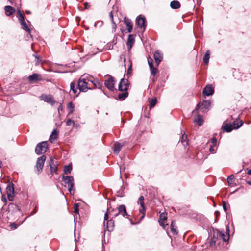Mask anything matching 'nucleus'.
Here are the masks:
<instances>
[{
  "label": "nucleus",
  "mask_w": 251,
  "mask_h": 251,
  "mask_svg": "<svg viewBox=\"0 0 251 251\" xmlns=\"http://www.w3.org/2000/svg\"><path fill=\"white\" fill-rule=\"evenodd\" d=\"M229 228L228 226L226 227V232L217 231L216 232L214 233V237L211 239L210 241L211 245L213 243L215 244L216 242V240L218 238L222 239L224 242L228 241L229 239Z\"/></svg>",
  "instance_id": "1"
},
{
  "label": "nucleus",
  "mask_w": 251,
  "mask_h": 251,
  "mask_svg": "<svg viewBox=\"0 0 251 251\" xmlns=\"http://www.w3.org/2000/svg\"><path fill=\"white\" fill-rule=\"evenodd\" d=\"M78 86L80 91L86 92L89 89H92L90 84V79L88 77H85L84 75H82L78 82Z\"/></svg>",
  "instance_id": "2"
},
{
  "label": "nucleus",
  "mask_w": 251,
  "mask_h": 251,
  "mask_svg": "<svg viewBox=\"0 0 251 251\" xmlns=\"http://www.w3.org/2000/svg\"><path fill=\"white\" fill-rule=\"evenodd\" d=\"M62 179L64 183V186L68 188V190L71 194L75 193L74 186V180L72 176H63Z\"/></svg>",
  "instance_id": "3"
},
{
  "label": "nucleus",
  "mask_w": 251,
  "mask_h": 251,
  "mask_svg": "<svg viewBox=\"0 0 251 251\" xmlns=\"http://www.w3.org/2000/svg\"><path fill=\"white\" fill-rule=\"evenodd\" d=\"M146 22L145 17L143 15H139L136 18L135 24L138 28L143 29L144 31L146 27Z\"/></svg>",
  "instance_id": "4"
},
{
  "label": "nucleus",
  "mask_w": 251,
  "mask_h": 251,
  "mask_svg": "<svg viewBox=\"0 0 251 251\" xmlns=\"http://www.w3.org/2000/svg\"><path fill=\"white\" fill-rule=\"evenodd\" d=\"M48 149V143L46 141L42 142L38 144L35 148V153L38 154H42L45 153Z\"/></svg>",
  "instance_id": "5"
},
{
  "label": "nucleus",
  "mask_w": 251,
  "mask_h": 251,
  "mask_svg": "<svg viewBox=\"0 0 251 251\" xmlns=\"http://www.w3.org/2000/svg\"><path fill=\"white\" fill-rule=\"evenodd\" d=\"M211 105V101L210 100H204L201 103H199L197 104L195 110H200L201 112H205L209 109V107Z\"/></svg>",
  "instance_id": "6"
},
{
  "label": "nucleus",
  "mask_w": 251,
  "mask_h": 251,
  "mask_svg": "<svg viewBox=\"0 0 251 251\" xmlns=\"http://www.w3.org/2000/svg\"><path fill=\"white\" fill-rule=\"evenodd\" d=\"M109 78L105 80L104 82L105 86L109 90L113 91L115 90V79L112 76L108 75Z\"/></svg>",
  "instance_id": "7"
},
{
  "label": "nucleus",
  "mask_w": 251,
  "mask_h": 251,
  "mask_svg": "<svg viewBox=\"0 0 251 251\" xmlns=\"http://www.w3.org/2000/svg\"><path fill=\"white\" fill-rule=\"evenodd\" d=\"M46 156L43 155L37 158L36 162V168L37 170V173L39 174L42 171L43 167L44 166V162L46 160Z\"/></svg>",
  "instance_id": "8"
},
{
  "label": "nucleus",
  "mask_w": 251,
  "mask_h": 251,
  "mask_svg": "<svg viewBox=\"0 0 251 251\" xmlns=\"http://www.w3.org/2000/svg\"><path fill=\"white\" fill-rule=\"evenodd\" d=\"M6 192L8 200L10 201H12L13 200L14 197L15 196L14 184L12 183H9L7 185L6 187Z\"/></svg>",
  "instance_id": "9"
},
{
  "label": "nucleus",
  "mask_w": 251,
  "mask_h": 251,
  "mask_svg": "<svg viewBox=\"0 0 251 251\" xmlns=\"http://www.w3.org/2000/svg\"><path fill=\"white\" fill-rule=\"evenodd\" d=\"M129 81L128 79L122 78L119 84L118 90L120 91H126L129 87Z\"/></svg>",
  "instance_id": "10"
},
{
  "label": "nucleus",
  "mask_w": 251,
  "mask_h": 251,
  "mask_svg": "<svg viewBox=\"0 0 251 251\" xmlns=\"http://www.w3.org/2000/svg\"><path fill=\"white\" fill-rule=\"evenodd\" d=\"M28 79L30 83H35L42 81L43 78L41 74L34 73L28 77Z\"/></svg>",
  "instance_id": "11"
},
{
  "label": "nucleus",
  "mask_w": 251,
  "mask_h": 251,
  "mask_svg": "<svg viewBox=\"0 0 251 251\" xmlns=\"http://www.w3.org/2000/svg\"><path fill=\"white\" fill-rule=\"evenodd\" d=\"M144 197L143 196H141L138 199V203L141 205L142 208L139 210L140 213L142 214V216L140 219V221H141L145 217V205L144 202Z\"/></svg>",
  "instance_id": "12"
},
{
  "label": "nucleus",
  "mask_w": 251,
  "mask_h": 251,
  "mask_svg": "<svg viewBox=\"0 0 251 251\" xmlns=\"http://www.w3.org/2000/svg\"><path fill=\"white\" fill-rule=\"evenodd\" d=\"M118 213L115 215V217L120 214L124 217L128 218V214L126 211V206L125 205H121L118 207Z\"/></svg>",
  "instance_id": "13"
},
{
  "label": "nucleus",
  "mask_w": 251,
  "mask_h": 251,
  "mask_svg": "<svg viewBox=\"0 0 251 251\" xmlns=\"http://www.w3.org/2000/svg\"><path fill=\"white\" fill-rule=\"evenodd\" d=\"M123 22L127 27V32H131L133 29V23L131 20L128 18L125 17L124 19Z\"/></svg>",
  "instance_id": "14"
},
{
  "label": "nucleus",
  "mask_w": 251,
  "mask_h": 251,
  "mask_svg": "<svg viewBox=\"0 0 251 251\" xmlns=\"http://www.w3.org/2000/svg\"><path fill=\"white\" fill-rule=\"evenodd\" d=\"M214 92V88L211 85H207L203 90V95L209 96L213 94Z\"/></svg>",
  "instance_id": "15"
},
{
  "label": "nucleus",
  "mask_w": 251,
  "mask_h": 251,
  "mask_svg": "<svg viewBox=\"0 0 251 251\" xmlns=\"http://www.w3.org/2000/svg\"><path fill=\"white\" fill-rule=\"evenodd\" d=\"M41 98L42 100H43L44 101L50 104L52 106L53 105L55 102V101L54 100L52 97L50 96L42 95L41 96Z\"/></svg>",
  "instance_id": "16"
},
{
  "label": "nucleus",
  "mask_w": 251,
  "mask_h": 251,
  "mask_svg": "<svg viewBox=\"0 0 251 251\" xmlns=\"http://www.w3.org/2000/svg\"><path fill=\"white\" fill-rule=\"evenodd\" d=\"M19 22L22 26V29L27 31L28 33H30L31 30L28 27L27 24L25 21L24 17H21V20H19Z\"/></svg>",
  "instance_id": "17"
},
{
  "label": "nucleus",
  "mask_w": 251,
  "mask_h": 251,
  "mask_svg": "<svg viewBox=\"0 0 251 251\" xmlns=\"http://www.w3.org/2000/svg\"><path fill=\"white\" fill-rule=\"evenodd\" d=\"M135 42L134 35L129 34L128 37L127 41V46L128 50H130Z\"/></svg>",
  "instance_id": "18"
},
{
  "label": "nucleus",
  "mask_w": 251,
  "mask_h": 251,
  "mask_svg": "<svg viewBox=\"0 0 251 251\" xmlns=\"http://www.w3.org/2000/svg\"><path fill=\"white\" fill-rule=\"evenodd\" d=\"M5 15L10 16L15 12V9L11 6L7 5L4 7Z\"/></svg>",
  "instance_id": "19"
},
{
  "label": "nucleus",
  "mask_w": 251,
  "mask_h": 251,
  "mask_svg": "<svg viewBox=\"0 0 251 251\" xmlns=\"http://www.w3.org/2000/svg\"><path fill=\"white\" fill-rule=\"evenodd\" d=\"M125 142H123L122 143L116 142L114 144V149L113 150L114 153L115 154H118L120 151L121 149V148L125 145Z\"/></svg>",
  "instance_id": "20"
},
{
  "label": "nucleus",
  "mask_w": 251,
  "mask_h": 251,
  "mask_svg": "<svg viewBox=\"0 0 251 251\" xmlns=\"http://www.w3.org/2000/svg\"><path fill=\"white\" fill-rule=\"evenodd\" d=\"M153 57L157 66H158L162 59V55L158 51H156L155 52Z\"/></svg>",
  "instance_id": "21"
},
{
  "label": "nucleus",
  "mask_w": 251,
  "mask_h": 251,
  "mask_svg": "<svg viewBox=\"0 0 251 251\" xmlns=\"http://www.w3.org/2000/svg\"><path fill=\"white\" fill-rule=\"evenodd\" d=\"M90 84L91 85H93V87H92V88H98L99 89H101L102 87V83H100L98 79H94V80H90Z\"/></svg>",
  "instance_id": "22"
},
{
  "label": "nucleus",
  "mask_w": 251,
  "mask_h": 251,
  "mask_svg": "<svg viewBox=\"0 0 251 251\" xmlns=\"http://www.w3.org/2000/svg\"><path fill=\"white\" fill-rule=\"evenodd\" d=\"M222 129L224 131H226V132H230L234 128L233 126L231 124L226 123L222 126Z\"/></svg>",
  "instance_id": "23"
},
{
  "label": "nucleus",
  "mask_w": 251,
  "mask_h": 251,
  "mask_svg": "<svg viewBox=\"0 0 251 251\" xmlns=\"http://www.w3.org/2000/svg\"><path fill=\"white\" fill-rule=\"evenodd\" d=\"M114 226V222L113 219H110L106 221V228L108 231L113 230Z\"/></svg>",
  "instance_id": "24"
},
{
  "label": "nucleus",
  "mask_w": 251,
  "mask_h": 251,
  "mask_svg": "<svg viewBox=\"0 0 251 251\" xmlns=\"http://www.w3.org/2000/svg\"><path fill=\"white\" fill-rule=\"evenodd\" d=\"M50 172L52 174L56 173L57 170V167L56 163L54 162L53 159L50 160Z\"/></svg>",
  "instance_id": "25"
},
{
  "label": "nucleus",
  "mask_w": 251,
  "mask_h": 251,
  "mask_svg": "<svg viewBox=\"0 0 251 251\" xmlns=\"http://www.w3.org/2000/svg\"><path fill=\"white\" fill-rule=\"evenodd\" d=\"M180 140L182 144L184 146H187L188 145V139L186 134H185V132L180 137Z\"/></svg>",
  "instance_id": "26"
},
{
  "label": "nucleus",
  "mask_w": 251,
  "mask_h": 251,
  "mask_svg": "<svg viewBox=\"0 0 251 251\" xmlns=\"http://www.w3.org/2000/svg\"><path fill=\"white\" fill-rule=\"evenodd\" d=\"M170 6L172 9H176L180 7V3L178 1L174 0L171 2Z\"/></svg>",
  "instance_id": "27"
},
{
  "label": "nucleus",
  "mask_w": 251,
  "mask_h": 251,
  "mask_svg": "<svg viewBox=\"0 0 251 251\" xmlns=\"http://www.w3.org/2000/svg\"><path fill=\"white\" fill-rule=\"evenodd\" d=\"M209 58H210V51L209 50H207L206 51L205 54H204L203 58V62L205 64H207L208 63Z\"/></svg>",
  "instance_id": "28"
},
{
  "label": "nucleus",
  "mask_w": 251,
  "mask_h": 251,
  "mask_svg": "<svg viewBox=\"0 0 251 251\" xmlns=\"http://www.w3.org/2000/svg\"><path fill=\"white\" fill-rule=\"evenodd\" d=\"M171 230L174 235H177L178 233L176 229V226H175V223L174 221H172L171 224Z\"/></svg>",
  "instance_id": "29"
},
{
  "label": "nucleus",
  "mask_w": 251,
  "mask_h": 251,
  "mask_svg": "<svg viewBox=\"0 0 251 251\" xmlns=\"http://www.w3.org/2000/svg\"><path fill=\"white\" fill-rule=\"evenodd\" d=\"M167 219L166 216L164 214L162 213L160 215V220L159 223L161 226H162L164 228H165V225L164 223V221L166 220Z\"/></svg>",
  "instance_id": "30"
},
{
  "label": "nucleus",
  "mask_w": 251,
  "mask_h": 251,
  "mask_svg": "<svg viewBox=\"0 0 251 251\" xmlns=\"http://www.w3.org/2000/svg\"><path fill=\"white\" fill-rule=\"evenodd\" d=\"M128 96V93L127 91H124V92L121 93L118 95V98L121 100H124L126 99Z\"/></svg>",
  "instance_id": "31"
},
{
  "label": "nucleus",
  "mask_w": 251,
  "mask_h": 251,
  "mask_svg": "<svg viewBox=\"0 0 251 251\" xmlns=\"http://www.w3.org/2000/svg\"><path fill=\"white\" fill-rule=\"evenodd\" d=\"M243 124V123L242 122V121H235L233 125V128L235 129L239 128L240 126H241Z\"/></svg>",
  "instance_id": "32"
},
{
  "label": "nucleus",
  "mask_w": 251,
  "mask_h": 251,
  "mask_svg": "<svg viewBox=\"0 0 251 251\" xmlns=\"http://www.w3.org/2000/svg\"><path fill=\"white\" fill-rule=\"evenodd\" d=\"M72 170V167L71 164H69L67 166H65L64 168V173L66 174L71 173V172Z\"/></svg>",
  "instance_id": "33"
},
{
  "label": "nucleus",
  "mask_w": 251,
  "mask_h": 251,
  "mask_svg": "<svg viewBox=\"0 0 251 251\" xmlns=\"http://www.w3.org/2000/svg\"><path fill=\"white\" fill-rule=\"evenodd\" d=\"M57 138V132L55 129H54L51 135H50V139L51 140V142H52V140H56Z\"/></svg>",
  "instance_id": "34"
},
{
  "label": "nucleus",
  "mask_w": 251,
  "mask_h": 251,
  "mask_svg": "<svg viewBox=\"0 0 251 251\" xmlns=\"http://www.w3.org/2000/svg\"><path fill=\"white\" fill-rule=\"evenodd\" d=\"M157 103L156 98L152 99L150 101V108H151L153 107Z\"/></svg>",
  "instance_id": "35"
},
{
  "label": "nucleus",
  "mask_w": 251,
  "mask_h": 251,
  "mask_svg": "<svg viewBox=\"0 0 251 251\" xmlns=\"http://www.w3.org/2000/svg\"><path fill=\"white\" fill-rule=\"evenodd\" d=\"M33 56L35 57V65L36 66L38 65L39 63L41 61V58L39 55L33 54Z\"/></svg>",
  "instance_id": "36"
},
{
  "label": "nucleus",
  "mask_w": 251,
  "mask_h": 251,
  "mask_svg": "<svg viewBox=\"0 0 251 251\" xmlns=\"http://www.w3.org/2000/svg\"><path fill=\"white\" fill-rule=\"evenodd\" d=\"M234 179V176L233 175H231L227 177V181L229 185H230L233 183V181Z\"/></svg>",
  "instance_id": "37"
},
{
  "label": "nucleus",
  "mask_w": 251,
  "mask_h": 251,
  "mask_svg": "<svg viewBox=\"0 0 251 251\" xmlns=\"http://www.w3.org/2000/svg\"><path fill=\"white\" fill-rule=\"evenodd\" d=\"M103 25V21H98L95 23L94 26L96 28H100Z\"/></svg>",
  "instance_id": "38"
},
{
  "label": "nucleus",
  "mask_w": 251,
  "mask_h": 251,
  "mask_svg": "<svg viewBox=\"0 0 251 251\" xmlns=\"http://www.w3.org/2000/svg\"><path fill=\"white\" fill-rule=\"evenodd\" d=\"M151 72V74L152 75H155L157 72V69L156 67H152L151 68H150Z\"/></svg>",
  "instance_id": "39"
},
{
  "label": "nucleus",
  "mask_w": 251,
  "mask_h": 251,
  "mask_svg": "<svg viewBox=\"0 0 251 251\" xmlns=\"http://www.w3.org/2000/svg\"><path fill=\"white\" fill-rule=\"evenodd\" d=\"M194 122L198 123L199 126H201L202 125L203 121L202 119L199 117L197 119L194 120Z\"/></svg>",
  "instance_id": "40"
},
{
  "label": "nucleus",
  "mask_w": 251,
  "mask_h": 251,
  "mask_svg": "<svg viewBox=\"0 0 251 251\" xmlns=\"http://www.w3.org/2000/svg\"><path fill=\"white\" fill-rule=\"evenodd\" d=\"M71 89L73 91L74 94L77 92V88H75V84L74 82H71L70 84Z\"/></svg>",
  "instance_id": "41"
},
{
  "label": "nucleus",
  "mask_w": 251,
  "mask_h": 251,
  "mask_svg": "<svg viewBox=\"0 0 251 251\" xmlns=\"http://www.w3.org/2000/svg\"><path fill=\"white\" fill-rule=\"evenodd\" d=\"M66 125L67 126H70L73 125V126H74L75 123L74 121H72L71 119H68L66 122Z\"/></svg>",
  "instance_id": "42"
},
{
  "label": "nucleus",
  "mask_w": 251,
  "mask_h": 251,
  "mask_svg": "<svg viewBox=\"0 0 251 251\" xmlns=\"http://www.w3.org/2000/svg\"><path fill=\"white\" fill-rule=\"evenodd\" d=\"M148 64H149L150 68H151L152 67H153L152 59L151 58L149 57L148 58Z\"/></svg>",
  "instance_id": "43"
},
{
  "label": "nucleus",
  "mask_w": 251,
  "mask_h": 251,
  "mask_svg": "<svg viewBox=\"0 0 251 251\" xmlns=\"http://www.w3.org/2000/svg\"><path fill=\"white\" fill-rule=\"evenodd\" d=\"M74 212L75 214H78L79 212V209H78V204L77 203H75L74 205Z\"/></svg>",
  "instance_id": "44"
},
{
  "label": "nucleus",
  "mask_w": 251,
  "mask_h": 251,
  "mask_svg": "<svg viewBox=\"0 0 251 251\" xmlns=\"http://www.w3.org/2000/svg\"><path fill=\"white\" fill-rule=\"evenodd\" d=\"M107 210H108V209H107ZM108 219V211H107V212L105 213V215H104V225L105 226V221L107 220Z\"/></svg>",
  "instance_id": "45"
},
{
  "label": "nucleus",
  "mask_w": 251,
  "mask_h": 251,
  "mask_svg": "<svg viewBox=\"0 0 251 251\" xmlns=\"http://www.w3.org/2000/svg\"><path fill=\"white\" fill-rule=\"evenodd\" d=\"M67 107L68 108H69V109H74V105L73 104V103L72 102H70L68 104V105H67Z\"/></svg>",
  "instance_id": "46"
},
{
  "label": "nucleus",
  "mask_w": 251,
  "mask_h": 251,
  "mask_svg": "<svg viewBox=\"0 0 251 251\" xmlns=\"http://www.w3.org/2000/svg\"><path fill=\"white\" fill-rule=\"evenodd\" d=\"M17 14L19 16V20H21V17H23L25 18V16L24 14H22L21 11L20 10H18Z\"/></svg>",
  "instance_id": "47"
},
{
  "label": "nucleus",
  "mask_w": 251,
  "mask_h": 251,
  "mask_svg": "<svg viewBox=\"0 0 251 251\" xmlns=\"http://www.w3.org/2000/svg\"><path fill=\"white\" fill-rule=\"evenodd\" d=\"M132 72V64H130L128 68L127 71V74H130Z\"/></svg>",
  "instance_id": "48"
},
{
  "label": "nucleus",
  "mask_w": 251,
  "mask_h": 251,
  "mask_svg": "<svg viewBox=\"0 0 251 251\" xmlns=\"http://www.w3.org/2000/svg\"><path fill=\"white\" fill-rule=\"evenodd\" d=\"M223 207L224 209V210L226 212L227 211L226 206V203L225 201H223Z\"/></svg>",
  "instance_id": "49"
},
{
  "label": "nucleus",
  "mask_w": 251,
  "mask_h": 251,
  "mask_svg": "<svg viewBox=\"0 0 251 251\" xmlns=\"http://www.w3.org/2000/svg\"><path fill=\"white\" fill-rule=\"evenodd\" d=\"M10 226L12 228H14V229H16L17 228V225L15 224V223H12L10 224Z\"/></svg>",
  "instance_id": "50"
},
{
  "label": "nucleus",
  "mask_w": 251,
  "mask_h": 251,
  "mask_svg": "<svg viewBox=\"0 0 251 251\" xmlns=\"http://www.w3.org/2000/svg\"><path fill=\"white\" fill-rule=\"evenodd\" d=\"M212 143L213 144V146H214L217 143V139L215 138H213L211 139Z\"/></svg>",
  "instance_id": "51"
},
{
  "label": "nucleus",
  "mask_w": 251,
  "mask_h": 251,
  "mask_svg": "<svg viewBox=\"0 0 251 251\" xmlns=\"http://www.w3.org/2000/svg\"><path fill=\"white\" fill-rule=\"evenodd\" d=\"M1 200H2V201L3 202H4L5 204L6 203V202H7V199H6V197L4 195H2V198H1Z\"/></svg>",
  "instance_id": "52"
},
{
  "label": "nucleus",
  "mask_w": 251,
  "mask_h": 251,
  "mask_svg": "<svg viewBox=\"0 0 251 251\" xmlns=\"http://www.w3.org/2000/svg\"><path fill=\"white\" fill-rule=\"evenodd\" d=\"M209 151L211 152H212V153H214L215 152V151H214V146H211L210 148H209Z\"/></svg>",
  "instance_id": "53"
},
{
  "label": "nucleus",
  "mask_w": 251,
  "mask_h": 251,
  "mask_svg": "<svg viewBox=\"0 0 251 251\" xmlns=\"http://www.w3.org/2000/svg\"><path fill=\"white\" fill-rule=\"evenodd\" d=\"M112 28L114 29H115L117 27V25L114 21H112Z\"/></svg>",
  "instance_id": "54"
},
{
  "label": "nucleus",
  "mask_w": 251,
  "mask_h": 251,
  "mask_svg": "<svg viewBox=\"0 0 251 251\" xmlns=\"http://www.w3.org/2000/svg\"><path fill=\"white\" fill-rule=\"evenodd\" d=\"M110 18H111V21H114L113 20V14H112V12H110Z\"/></svg>",
  "instance_id": "55"
},
{
  "label": "nucleus",
  "mask_w": 251,
  "mask_h": 251,
  "mask_svg": "<svg viewBox=\"0 0 251 251\" xmlns=\"http://www.w3.org/2000/svg\"><path fill=\"white\" fill-rule=\"evenodd\" d=\"M63 110V107L62 106V104H60L59 107H58V111H62Z\"/></svg>",
  "instance_id": "56"
},
{
  "label": "nucleus",
  "mask_w": 251,
  "mask_h": 251,
  "mask_svg": "<svg viewBox=\"0 0 251 251\" xmlns=\"http://www.w3.org/2000/svg\"><path fill=\"white\" fill-rule=\"evenodd\" d=\"M84 6H85V9H87V8H89V4H88V3H85L84 4Z\"/></svg>",
  "instance_id": "57"
},
{
  "label": "nucleus",
  "mask_w": 251,
  "mask_h": 251,
  "mask_svg": "<svg viewBox=\"0 0 251 251\" xmlns=\"http://www.w3.org/2000/svg\"><path fill=\"white\" fill-rule=\"evenodd\" d=\"M247 174H248V175H251V169L249 170L248 171Z\"/></svg>",
  "instance_id": "58"
},
{
  "label": "nucleus",
  "mask_w": 251,
  "mask_h": 251,
  "mask_svg": "<svg viewBox=\"0 0 251 251\" xmlns=\"http://www.w3.org/2000/svg\"><path fill=\"white\" fill-rule=\"evenodd\" d=\"M73 111H74V109H72V110L71 109L70 110V111L69 112L68 114H71L73 113Z\"/></svg>",
  "instance_id": "59"
},
{
  "label": "nucleus",
  "mask_w": 251,
  "mask_h": 251,
  "mask_svg": "<svg viewBox=\"0 0 251 251\" xmlns=\"http://www.w3.org/2000/svg\"><path fill=\"white\" fill-rule=\"evenodd\" d=\"M247 183L249 184V185L251 186V181H247Z\"/></svg>",
  "instance_id": "60"
},
{
  "label": "nucleus",
  "mask_w": 251,
  "mask_h": 251,
  "mask_svg": "<svg viewBox=\"0 0 251 251\" xmlns=\"http://www.w3.org/2000/svg\"><path fill=\"white\" fill-rule=\"evenodd\" d=\"M26 12L27 14H30L31 13V12L29 11H26Z\"/></svg>",
  "instance_id": "61"
},
{
  "label": "nucleus",
  "mask_w": 251,
  "mask_h": 251,
  "mask_svg": "<svg viewBox=\"0 0 251 251\" xmlns=\"http://www.w3.org/2000/svg\"><path fill=\"white\" fill-rule=\"evenodd\" d=\"M11 3H12L13 0H8Z\"/></svg>",
  "instance_id": "62"
},
{
  "label": "nucleus",
  "mask_w": 251,
  "mask_h": 251,
  "mask_svg": "<svg viewBox=\"0 0 251 251\" xmlns=\"http://www.w3.org/2000/svg\"><path fill=\"white\" fill-rule=\"evenodd\" d=\"M2 164V162L0 160V167H1V165Z\"/></svg>",
  "instance_id": "63"
},
{
  "label": "nucleus",
  "mask_w": 251,
  "mask_h": 251,
  "mask_svg": "<svg viewBox=\"0 0 251 251\" xmlns=\"http://www.w3.org/2000/svg\"><path fill=\"white\" fill-rule=\"evenodd\" d=\"M36 213V211H33L32 212V214H33L34 213Z\"/></svg>",
  "instance_id": "64"
}]
</instances>
